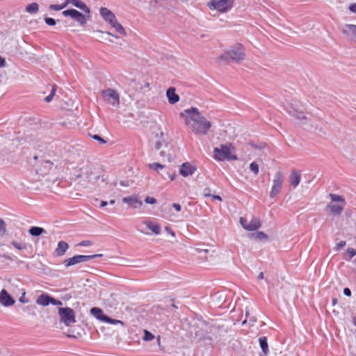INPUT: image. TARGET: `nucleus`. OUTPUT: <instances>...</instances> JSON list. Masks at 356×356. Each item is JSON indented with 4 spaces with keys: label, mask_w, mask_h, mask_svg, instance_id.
<instances>
[{
    "label": "nucleus",
    "mask_w": 356,
    "mask_h": 356,
    "mask_svg": "<svg viewBox=\"0 0 356 356\" xmlns=\"http://www.w3.org/2000/svg\"><path fill=\"white\" fill-rule=\"evenodd\" d=\"M180 115L185 120V124L197 135L205 136L211 127L210 121L202 115L196 107L184 110Z\"/></svg>",
    "instance_id": "f257e3e1"
},
{
    "label": "nucleus",
    "mask_w": 356,
    "mask_h": 356,
    "mask_svg": "<svg viewBox=\"0 0 356 356\" xmlns=\"http://www.w3.org/2000/svg\"><path fill=\"white\" fill-rule=\"evenodd\" d=\"M245 49L241 44H236L226 51L220 58L227 62H238L244 59Z\"/></svg>",
    "instance_id": "f03ea898"
},
{
    "label": "nucleus",
    "mask_w": 356,
    "mask_h": 356,
    "mask_svg": "<svg viewBox=\"0 0 356 356\" xmlns=\"http://www.w3.org/2000/svg\"><path fill=\"white\" fill-rule=\"evenodd\" d=\"M213 158L219 161H235L237 159L236 155H233L228 145H220L219 147H215L213 149Z\"/></svg>",
    "instance_id": "7ed1b4c3"
},
{
    "label": "nucleus",
    "mask_w": 356,
    "mask_h": 356,
    "mask_svg": "<svg viewBox=\"0 0 356 356\" xmlns=\"http://www.w3.org/2000/svg\"><path fill=\"white\" fill-rule=\"evenodd\" d=\"M60 321L66 326H70L76 322L74 311L70 307H59Z\"/></svg>",
    "instance_id": "20e7f679"
},
{
    "label": "nucleus",
    "mask_w": 356,
    "mask_h": 356,
    "mask_svg": "<svg viewBox=\"0 0 356 356\" xmlns=\"http://www.w3.org/2000/svg\"><path fill=\"white\" fill-rule=\"evenodd\" d=\"M90 313L95 318H96L97 320H99L100 321L107 323L109 324H113V325H116V324L124 325L122 321H121L120 320L111 318L109 316H108L107 315L104 314L103 311L98 307H92L90 309Z\"/></svg>",
    "instance_id": "39448f33"
},
{
    "label": "nucleus",
    "mask_w": 356,
    "mask_h": 356,
    "mask_svg": "<svg viewBox=\"0 0 356 356\" xmlns=\"http://www.w3.org/2000/svg\"><path fill=\"white\" fill-rule=\"evenodd\" d=\"M234 0H211L209 6L220 13H226L233 7Z\"/></svg>",
    "instance_id": "423d86ee"
},
{
    "label": "nucleus",
    "mask_w": 356,
    "mask_h": 356,
    "mask_svg": "<svg viewBox=\"0 0 356 356\" xmlns=\"http://www.w3.org/2000/svg\"><path fill=\"white\" fill-rule=\"evenodd\" d=\"M97 257H102V254L75 255L72 257L65 259L63 264L65 267H69L77 264L88 261Z\"/></svg>",
    "instance_id": "0eeeda50"
},
{
    "label": "nucleus",
    "mask_w": 356,
    "mask_h": 356,
    "mask_svg": "<svg viewBox=\"0 0 356 356\" xmlns=\"http://www.w3.org/2000/svg\"><path fill=\"white\" fill-rule=\"evenodd\" d=\"M104 100L114 106H118L120 104V95L117 90L108 88L102 92Z\"/></svg>",
    "instance_id": "6e6552de"
},
{
    "label": "nucleus",
    "mask_w": 356,
    "mask_h": 356,
    "mask_svg": "<svg viewBox=\"0 0 356 356\" xmlns=\"http://www.w3.org/2000/svg\"><path fill=\"white\" fill-rule=\"evenodd\" d=\"M283 185V175L280 171H278L274 175L273 186L270 192V197H275L281 191Z\"/></svg>",
    "instance_id": "1a4fd4ad"
},
{
    "label": "nucleus",
    "mask_w": 356,
    "mask_h": 356,
    "mask_svg": "<svg viewBox=\"0 0 356 356\" xmlns=\"http://www.w3.org/2000/svg\"><path fill=\"white\" fill-rule=\"evenodd\" d=\"M62 14L65 17H70L71 18L76 21L79 24H80L81 26H85L87 23L86 17L83 14H82L81 13L75 9L65 10L63 11Z\"/></svg>",
    "instance_id": "9d476101"
},
{
    "label": "nucleus",
    "mask_w": 356,
    "mask_h": 356,
    "mask_svg": "<svg viewBox=\"0 0 356 356\" xmlns=\"http://www.w3.org/2000/svg\"><path fill=\"white\" fill-rule=\"evenodd\" d=\"M15 300L8 293L6 289L0 291V303L4 307H10L15 304Z\"/></svg>",
    "instance_id": "9b49d317"
},
{
    "label": "nucleus",
    "mask_w": 356,
    "mask_h": 356,
    "mask_svg": "<svg viewBox=\"0 0 356 356\" xmlns=\"http://www.w3.org/2000/svg\"><path fill=\"white\" fill-rule=\"evenodd\" d=\"M122 202L133 208H139L143 204L142 201L136 195L125 197L122 199Z\"/></svg>",
    "instance_id": "f8f14e48"
},
{
    "label": "nucleus",
    "mask_w": 356,
    "mask_h": 356,
    "mask_svg": "<svg viewBox=\"0 0 356 356\" xmlns=\"http://www.w3.org/2000/svg\"><path fill=\"white\" fill-rule=\"evenodd\" d=\"M195 170L196 168L194 165L186 162L181 165V168L179 169V173L183 177H188L189 175H193Z\"/></svg>",
    "instance_id": "ddd939ff"
},
{
    "label": "nucleus",
    "mask_w": 356,
    "mask_h": 356,
    "mask_svg": "<svg viewBox=\"0 0 356 356\" xmlns=\"http://www.w3.org/2000/svg\"><path fill=\"white\" fill-rule=\"evenodd\" d=\"M342 32L350 40L356 39V25L346 24L342 29Z\"/></svg>",
    "instance_id": "4468645a"
},
{
    "label": "nucleus",
    "mask_w": 356,
    "mask_h": 356,
    "mask_svg": "<svg viewBox=\"0 0 356 356\" xmlns=\"http://www.w3.org/2000/svg\"><path fill=\"white\" fill-rule=\"evenodd\" d=\"M83 174L86 177V179L92 184L97 183V180L99 178V175H97L95 172L93 171V169L90 167H86Z\"/></svg>",
    "instance_id": "2eb2a0df"
},
{
    "label": "nucleus",
    "mask_w": 356,
    "mask_h": 356,
    "mask_svg": "<svg viewBox=\"0 0 356 356\" xmlns=\"http://www.w3.org/2000/svg\"><path fill=\"white\" fill-rule=\"evenodd\" d=\"M67 3H70V4H72L74 6L79 8L86 14H88V17H90V10L87 6V5L83 1L80 0H67Z\"/></svg>",
    "instance_id": "dca6fc26"
},
{
    "label": "nucleus",
    "mask_w": 356,
    "mask_h": 356,
    "mask_svg": "<svg viewBox=\"0 0 356 356\" xmlns=\"http://www.w3.org/2000/svg\"><path fill=\"white\" fill-rule=\"evenodd\" d=\"M286 109L289 114L295 117L296 119L300 120H306V117L304 113L302 111H298L293 105H289Z\"/></svg>",
    "instance_id": "f3484780"
},
{
    "label": "nucleus",
    "mask_w": 356,
    "mask_h": 356,
    "mask_svg": "<svg viewBox=\"0 0 356 356\" xmlns=\"http://www.w3.org/2000/svg\"><path fill=\"white\" fill-rule=\"evenodd\" d=\"M301 180V175L300 172H297L295 170L291 171V175L289 177V181L291 186L296 188L300 184Z\"/></svg>",
    "instance_id": "a211bd4d"
},
{
    "label": "nucleus",
    "mask_w": 356,
    "mask_h": 356,
    "mask_svg": "<svg viewBox=\"0 0 356 356\" xmlns=\"http://www.w3.org/2000/svg\"><path fill=\"white\" fill-rule=\"evenodd\" d=\"M166 96L168 102L171 104H174L179 101V96L175 92V88L170 87L166 91Z\"/></svg>",
    "instance_id": "6ab92c4d"
},
{
    "label": "nucleus",
    "mask_w": 356,
    "mask_h": 356,
    "mask_svg": "<svg viewBox=\"0 0 356 356\" xmlns=\"http://www.w3.org/2000/svg\"><path fill=\"white\" fill-rule=\"evenodd\" d=\"M68 248L69 245L67 243L63 241H60L58 243L57 248L54 251V254L58 257L63 256L65 254Z\"/></svg>",
    "instance_id": "aec40b11"
},
{
    "label": "nucleus",
    "mask_w": 356,
    "mask_h": 356,
    "mask_svg": "<svg viewBox=\"0 0 356 356\" xmlns=\"http://www.w3.org/2000/svg\"><path fill=\"white\" fill-rule=\"evenodd\" d=\"M99 13L102 17L108 23L112 22V20H113L115 17V15L107 8H101Z\"/></svg>",
    "instance_id": "412c9836"
},
{
    "label": "nucleus",
    "mask_w": 356,
    "mask_h": 356,
    "mask_svg": "<svg viewBox=\"0 0 356 356\" xmlns=\"http://www.w3.org/2000/svg\"><path fill=\"white\" fill-rule=\"evenodd\" d=\"M261 226V220L259 218L253 217L252 219L249 222L248 231H255L260 228Z\"/></svg>",
    "instance_id": "4be33fe9"
},
{
    "label": "nucleus",
    "mask_w": 356,
    "mask_h": 356,
    "mask_svg": "<svg viewBox=\"0 0 356 356\" xmlns=\"http://www.w3.org/2000/svg\"><path fill=\"white\" fill-rule=\"evenodd\" d=\"M344 207V204H330L327 206V209H328L334 215H340L342 212Z\"/></svg>",
    "instance_id": "5701e85b"
},
{
    "label": "nucleus",
    "mask_w": 356,
    "mask_h": 356,
    "mask_svg": "<svg viewBox=\"0 0 356 356\" xmlns=\"http://www.w3.org/2000/svg\"><path fill=\"white\" fill-rule=\"evenodd\" d=\"M51 297L46 295L42 294L40 295L36 300V303L42 305V306H47L49 304H51Z\"/></svg>",
    "instance_id": "b1692460"
},
{
    "label": "nucleus",
    "mask_w": 356,
    "mask_h": 356,
    "mask_svg": "<svg viewBox=\"0 0 356 356\" xmlns=\"http://www.w3.org/2000/svg\"><path fill=\"white\" fill-rule=\"evenodd\" d=\"M145 225L147 228L151 230L154 234L158 235L161 233V227L158 224H155L152 221H145Z\"/></svg>",
    "instance_id": "393cba45"
},
{
    "label": "nucleus",
    "mask_w": 356,
    "mask_h": 356,
    "mask_svg": "<svg viewBox=\"0 0 356 356\" xmlns=\"http://www.w3.org/2000/svg\"><path fill=\"white\" fill-rule=\"evenodd\" d=\"M110 25L115 29V30L121 35H125L126 32L123 26L118 22L116 17H115L112 22L109 23Z\"/></svg>",
    "instance_id": "a878e982"
},
{
    "label": "nucleus",
    "mask_w": 356,
    "mask_h": 356,
    "mask_svg": "<svg viewBox=\"0 0 356 356\" xmlns=\"http://www.w3.org/2000/svg\"><path fill=\"white\" fill-rule=\"evenodd\" d=\"M29 232L33 236H38L43 233H47V231L42 227L33 226L29 229Z\"/></svg>",
    "instance_id": "bb28decb"
},
{
    "label": "nucleus",
    "mask_w": 356,
    "mask_h": 356,
    "mask_svg": "<svg viewBox=\"0 0 356 356\" xmlns=\"http://www.w3.org/2000/svg\"><path fill=\"white\" fill-rule=\"evenodd\" d=\"M39 10V6L37 3L33 2L26 6L25 10L30 14H35Z\"/></svg>",
    "instance_id": "cd10ccee"
},
{
    "label": "nucleus",
    "mask_w": 356,
    "mask_h": 356,
    "mask_svg": "<svg viewBox=\"0 0 356 356\" xmlns=\"http://www.w3.org/2000/svg\"><path fill=\"white\" fill-rule=\"evenodd\" d=\"M259 345L261 348L262 349L263 353L266 355L268 353V345L267 342V339L265 337H260L259 339Z\"/></svg>",
    "instance_id": "c85d7f7f"
},
{
    "label": "nucleus",
    "mask_w": 356,
    "mask_h": 356,
    "mask_svg": "<svg viewBox=\"0 0 356 356\" xmlns=\"http://www.w3.org/2000/svg\"><path fill=\"white\" fill-rule=\"evenodd\" d=\"M11 245L17 250H25L27 248V246H28V244L24 243V242H22V241H13L11 242Z\"/></svg>",
    "instance_id": "c756f323"
},
{
    "label": "nucleus",
    "mask_w": 356,
    "mask_h": 356,
    "mask_svg": "<svg viewBox=\"0 0 356 356\" xmlns=\"http://www.w3.org/2000/svg\"><path fill=\"white\" fill-rule=\"evenodd\" d=\"M251 237L259 241H266L268 236L263 232H257L251 234Z\"/></svg>",
    "instance_id": "7c9ffc66"
},
{
    "label": "nucleus",
    "mask_w": 356,
    "mask_h": 356,
    "mask_svg": "<svg viewBox=\"0 0 356 356\" xmlns=\"http://www.w3.org/2000/svg\"><path fill=\"white\" fill-rule=\"evenodd\" d=\"M330 197L332 202H341L342 204H345V200L341 195H339L337 194L330 193Z\"/></svg>",
    "instance_id": "2f4dec72"
},
{
    "label": "nucleus",
    "mask_w": 356,
    "mask_h": 356,
    "mask_svg": "<svg viewBox=\"0 0 356 356\" xmlns=\"http://www.w3.org/2000/svg\"><path fill=\"white\" fill-rule=\"evenodd\" d=\"M56 91V86L54 85L52 86L50 94L45 97L44 100L47 102H50L53 99L54 96L55 95Z\"/></svg>",
    "instance_id": "473e14b6"
},
{
    "label": "nucleus",
    "mask_w": 356,
    "mask_h": 356,
    "mask_svg": "<svg viewBox=\"0 0 356 356\" xmlns=\"http://www.w3.org/2000/svg\"><path fill=\"white\" fill-rule=\"evenodd\" d=\"M149 167L151 169L155 170L156 171H159V170H161L165 168L164 165H162L159 163H153L149 164Z\"/></svg>",
    "instance_id": "72a5a7b5"
},
{
    "label": "nucleus",
    "mask_w": 356,
    "mask_h": 356,
    "mask_svg": "<svg viewBox=\"0 0 356 356\" xmlns=\"http://www.w3.org/2000/svg\"><path fill=\"white\" fill-rule=\"evenodd\" d=\"M250 169L255 175H258L259 165L256 162L254 161L250 164Z\"/></svg>",
    "instance_id": "f704fd0d"
},
{
    "label": "nucleus",
    "mask_w": 356,
    "mask_h": 356,
    "mask_svg": "<svg viewBox=\"0 0 356 356\" xmlns=\"http://www.w3.org/2000/svg\"><path fill=\"white\" fill-rule=\"evenodd\" d=\"M6 231V222L0 218V236H3Z\"/></svg>",
    "instance_id": "c9c22d12"
},
{
    "label": "nucleus",
    "mask_w": 356,
    "mask_h": 356,
    "mask_svg": "<svg viewBox=\"0 0 356 356\" xmlns=\"http://www.w3.org/2000/svg\"><path fill=\"white\" fill-rule=\"evenodd\" d=\"M154 338V336L149 332L145 330V334L143 337V339L145 341H151Z\"/></svg>",
    "instance_id": "e433bc0d"
},
{
    "label": "nucleus",
    "mask_w": 356,
    "mask_h": 356,
    "mask_svg": "<svg viewBox=\"0 0 356 356\" xmlns=\"http://www.w3.org/2000/svg\"><path fill=\"white\" fill-rule=\"evenodd\" d=\"M240 224L241 225V226L243 227V229H245V230H248V224H249V222H248V220L243 218V217H241L240 218Z\"/></svg>",
    "instance_id": "4c0bfd02"
},
{
    "label": "nucleus",
    "mask_w": 356,
    "mask_h": 356,
    "mask_svg": "<svg viewBox=\"0 0 356 356\" xmlns=\"http://www.w3.org/2000/svg\"><path fill=\"white\" fill-rule=\"evenodd\" d=\"M44 22L49 26H54L56 24V20L51 17H44Z\"/></svg>",
    "instance_id": "58836bf2"
},
{
    "label": "nucleus",
    "mask_w": 356,
    "mask_h": 356,
    "mask_svg": "<svg viewBox=\"0 0 356 356\" xmlns=\"http://www.w3.org/2000/svg\"><path fill=\"white\" fill-rule=\"evenodd\" d=\"M347 253L349 256V259H348L350 260L353 257H355L356 255V250H355L353 248H348L347 250Z\"/></svg>",
    "instance_id": "ea45409f"
},
{
    "label": "nucleus",
    "mask_w": 356,
    "mask_h": 356,
    "mask_svg": "<svg viewBox=\"0 0 356 356\" xmlns=\"http://www.w3.org/2000/svg\"><path fill=\"white\" fill-rule=\"evenodd\" d=\"M145 202L147 204H155L156 202V200L154 197L147 196L145 198Z\"/></svg>",
    "instance_id": "a19ab883"
},
{
    "label": "nucleus",
    "mask_w": 356,
    "mask_h": 356,
    "mask_svg": "<svg viewBox=\"0 0 356 356\" xmlns=\"http://www.w3.org/2000/svg\"><path fill=\"white\" fill-rule=\"evenodd\" d=\"M94 140L99 141L101 144H105L106 141L97 134H95L92 136Z\"/></svg>",
    "instance_id": "79ce46f5"
},
{
    "label": "nucleus",
    "mask_w": 356,
    "mask_h": 356,
    "mask_svg": "<svg viewBox=\"0 0 356 356\" xmlns=\"http://www.w3.org/2000/svg\"><path fill=\"white\" fill-rule=\"evenodd\" d=\"M163 143H164V140L161 139V138L156 140L155 142V149H159L163 146Z\"/></svg>",
    "instance_id": "37998d69"
},
{
    "label": "nucleus",
    "mask_w": 356,
    "mask_h": 356,
    "mask_svg": "<svg viewBox=\"0 0 356 356\" xmlns=\"http://www.w3.org/2000/svg\"><path fill=\"white\" fill-rule=\"evenodd\" d=\"M92 245V242L90 241H82L81 242L79 243V245L80 246H83V247H87V246H90Z\"/></svg>",
    "instance_id": "c03bdc74"
},
{
    "label": "nucleus",
    "mask_w": 356,
    "mask_h": 356,
    "mask_svg": "<svg viewBox=\"0 0 356 356\" xmlns=\"http://www.w3.org/2000/svg\"><path fill=\"white\" fill-rule=\"evenodd\" d=\"M346 241H341L339 243H337L336 245V250H340L341 248H343L346 245Z\"/></svg>",
    "instance_id": "a18cd8bd"
},
{
    "label": "nucleus",
    "mask_w": 356,
    "mask_h": 356,
    "mask_svg": "<svg viewBox=\"0 0 356 356\" xmlns=\"http://www.w3.org/2000/svg\"><path fill=\"white\" fill-rule=\"evenodd\" d=\"M61 7L60 5L57 4H51L49 6V8L52 10H62Z\"/></svg>",
    "instance_id": "49530a36"
},
{
    "label": "nucleus",
    "mask_w": 356,
    "mask_h": 356,
    "mask_svg": "<svg viewBox=\"0 0 356 356\" xmlns=\"http://www.w3.org/2000/svg\"><path fill=\"white\" fill-rule=\"evenodd\" d=\"M51 304H52L54 305H61L62 302H60V300H58L56 299H54V298H51Z\"/></svg>",
    "instance_id": "de8ad7c7"
},
{
    "label": "nucleus",
    "mask_w": 356,
    "mask_h": 356,
    "mask_svg": "<svg viewBox=\"0 0 356 356\" xmlns=\"http://www.w3.org/2000/svg\"><path fill=\"white\" fill-rule=\"evenodd\" d=\"M172 207L177 211H180L181 209V207L179 204L177 203H173L172 204Z\"/></svg>",
    "instance_id": "09e8293b"
},
{
    "label": "nucleus",
    "mask_w": 356,
    "mask_h": 356,
    "mask_svg": "<svg viewBox=\"0 0 356 356\" xmlns=\"http://www.w3.org/2000/svg\"><path fill=\"white\" fill-rule=\"evenodd\" d=\"M343 294L346 296H351V291L349 288H344L343 289Z\"/></svg>",
    "instance_id": "8fccbe9b"
},
{
    "label": "nucleus",
    "mask_w": 356,
    "mask_h": 356,
    "mask_svg": "<svg viewBox=\"0 0 356 356\" xmlns=\"http://www.w3.org/2000/svg\"><path fill=\"white\" fill-rule=\"evenodd\" d=\"M6 60L3 57L0 56V68L4 67L6 66Z\"/></svg>",
    "instance_id": "3c124183"
},
{
    "label": "nucleus",
    "mask_w": 356,
    "mask_h": 356,
    "mask_svg": "<svg viewBox=\"0 0 356 356\" xmlns=\"http://www.w3.org/2000/svg\"><path fill=\"white\" fill-rule=\"evenodd\" d=\"M204 195L205 197H210L211 195L210 194V189L209 188H206L204 189Z\"/></svg>",
    "instance_id": "603ef678"
},
{
    "label": "nucleus",
    "mask_w": 356,
    "mask_h": 356,
    "mask_svg": "<svg viewBox=\"0 0 356 356\" xmlns=\"http://www.w3.org/2000/svg\"><path fill=\"white\" fill-rule=\"evenodd\" d=\"M349 9L351 12L356 13V3L351 4Z\"/></svg>",
    "instance_id": "864d4df0"
},
{
    "label": "nucleus",
    "mask_w": 356,
    "mask_h": 356,
    "mask_svg": "<svg viewBox=\"0 0 356 356\" xmlns=\"http://www.w3.org/2000/svg\"><path fill=\"white\" fill-rule=\"evenodd\" d=\"M24 295L25 293H23V295L19 299V302L22 303H26L28 302V300L24 298Z\"/></svg>",
    "instance_id": "5fc2aeb1"
},
{
    "label": "nucleus",
    "mask_w": 356,
    "mask_h": 356,
    "mask_svg": "<svg viewBox=\"0 0 356 356\" xmlns=\"http://www.w3.org/2000/svg\"><path fill=\"white\" fill-rule=\"evenodd\" d=\"M165 230L169 233L172 236H175V232L170 229L168 227H165Z\"/></svg>",
    "instance_id": "6e6d98bb"
},
{
    "label": "nucleus",
    "mask_w": 356,
    "mask_h": 356,
    "mask_svg": "<svg viewBox=\"0 0 356 356\" xmlns=\"http://www.w3.org/2000/svg\"><path fill=\"white\" fill-rule=\"evenodd\" d=\"M212 197L214 200H219V201L222 200L221 197L220 195H212Z\"/></svg>",
    "instance_id": "4d7b16f0"
},
{
    "label": "nucleus",
    "mask_w": 356,
    "mask_h": 356,
    "mask_svg": "<svg viewBox=\"0 0 356 356\" xmlns=\"http://www.w3.org/2000/svg\"><path fill=\"white\" fill-rule=\"evenodd\" d=\"M68 4H70V3H67V0H65V1L60 5L61 8H65Z\"/></svg>",
    "instance_id": "13d9d810"
},
{
    "label": "nucleus",
    "mask_w": 356,
    "mask_h": 356,
    "mask_svg": "<svg viewBox=\"0 0 356 356\" xmlns=\"http://www.w3.org/2000/svg\"><path fill=\"white\" fill-rule=\"evenodd\" d=\"M166 156L168 161L170 162L172 160V156L170 154H168Z\"/></svg>",
    "instance_id": "bf43d9fd"
},
{
    "label": "nucleus",
    "mask_w": 356,
    "mask_h": 356,
    "mask_svg": "<svg viewBox=\"0 0 356 356\" xmlns=\"http://www.w3.org/2000/svg\"><path fill=\"white\" fill-rule=\"evenodd\" d=\"M332 304L333 306H334V305H336L337 304V299L336 298H332Z\"/></svg>",
    "instance_id": "052dcab7"
},
{
    "label": "nucleus",
    "mask_w": 356,
    "mask_h": 356,
    "mask_svg": "<svg viewBox=\"0 0 356 356\" xmlns=\"http://www.w3.org/2000/svg\"><path fill=\"white\" fill-rule=\"evenodd\" d=\"M107 204H108L107 202H106V201H101L100 207H103L106 206Z\"/></svg>",
    "instance_id": "680f3d73"
},
{
    "label": "nucleus",
    "mask_w": 356,
    "mask_h": 356,
    "mask_svg": "<svg viewBox=\"0 0 356 356\" xmlns=\"http://www.w3.org/2000/svg\"><path fill=\"white\" fill-rule=\"evenodd\" d=\"M257 278L259 280H262L264 278V273L262 272H261L259 275H258V277Z\"/></svg>",
    "instance_id": "e2e57ef3"
},
{
    "label": "nucleus",
    "mask_w": 356,
    "mask_h": 356,
    "mask_svg": "<svg viewBox=\"0 0 356 356\" xmlns=\"http://www.w3.org/2000/svg\"><path fill=\"white\" fill-rule=\"evenodd\" d=\"M160 156L162 157H164L165 156V153L163 151L160 152Z\"/></svg>",
    "instance_id": "0e129e2a"
},
{
    "label": "nucleus",
    "mask_w": 356,
    "mask_h": 356,
    "mask_svg": "<svg viewBox=\"0 0 356 356\" xmlns=\"http://www.w3.org/2000/svg\"><path fill=\"white\" fill-rule=\"evenodd\" d=\"M175 176H176V175L175 173L173 175H170V179L173 180L175 179Z\"/></svg>",
    "instance_id": "69168bd1"
},
{
    "label": "nucleus",
    "mask_w": 356,
    "mask_h": 356,
    "mask_svg": "<svg viewBox=\"0 0 356 356\" xmlns=\"http://www.w3.org/2000/svg\"><path fill=\"white\" fill-rule=\"evenodd\" d=\"M109 203H110V204H113L115 203V200H111Z\"/></svg>",
    "instance_id": "338daca9"
},
{
    "label": "nucleus",
    "mask_w": 356,
    "mask_h": 356,
    "mask_svg": "<svg viewBox=\"0 0 356 356\" xmlns=\"http://www.w3.org/2000/svg\"><path fill=\"white\" fill-rule=\"evenodd\" d=\"M353 264L355 265L356 266V257L355 258V259L353 260Z\"/></svg>",
    "instance_id": "774afa93"
}]
</instances>
